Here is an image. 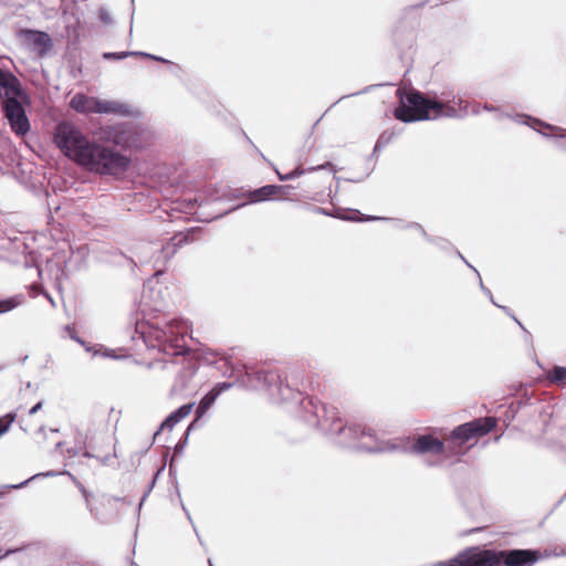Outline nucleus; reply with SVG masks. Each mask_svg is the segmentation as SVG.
<instances>
[{"label": "nucleus", "instance_id": "nucleus-1", "mask_svg": "<svg viewBox=\"0 0 566 566\" xmlns=\"http://www.w3.org/2000/svg\"><path fill=\"white\" fill-rule=\"evenodd\" d=\"M53 142L67 158L97 174L117 175L129 164L127 157L90 142L73 123L66 120L55 126Z\"/></svg>", "mask_w": 566, "mask_h": 566}, {"label": "nucleus", "instance_id": "nucleus-2", "mask_svg": "<svg viewBox=\"0 0 566 566\" xmlns=\"http://www.w3.org/2000/svg\"><path fill=\"white\" fill-rule=\"evenodd\" d=\"M539 553L532 549H486L471 546L459 552L450 566H526L537 562Z\"/></svg>", "mask_w": 566, "mask_h": 566}, {"label": "nucleus", "instance_id": "nucleus-3", "mask_svg": "<svg viewBox=\"0 0 566 566\" xmlns=\"http://www.w3.org/2000/svg\"><path fill=\"white\" fill-rule=\"evenodd\" d=\"M397 96L399 104L394 111V116L403 123L436 119L455 113V109L448 104L428 98L415 88H398Z\"/></svg>", "mask_w": 566, "mask_h": 566}, {"label": "nucleus", "instance_id": "nucleus-4", "mask_svg": "<svg viewBox=\"0 0 566 566\" xmlns=\"http://www.w3.org/2000/svg\"><path fill=\"white\" fill-rule=\"evenodd\" d=\"M495 426L496 419L493 417L479 418L458 426L451 431L447 439L448 450L451 454L463 453L464 443L488 434L495 428Z\"/></svg>", "mask_w": 566, "mask_h": 566}, {"label": "nucleus", "instance_id": "nucleus-5", "mask_svg": "<svg viewBox=\"0 0 566 566\" xmlns=\"http://www.w3.org/2000/svg\"><path fill=\"white\" fill-rule=\"evenodd\" d=\"M302 408L305 411L304 420L313 427L343 432L342 419L338 410L331 406L321 403L313 397H306L302 400Z\"/></svg>", "mask_w": 566, "mask_h": 566}, {"label": "nucleus", "instance_id": "nucleus-6", "mask_svg": "<svg viewBox=\"0 0 566 566\" xmlns=\"http://www.w3.org/2000/svg\"><path fill=\"white\" fill-rule=\"evenodd\" d=\"M112 438L104 433L87 432L84 440L83 455L95 458L101 462H105L112 454Z\"/></svg>", "mask_w": 566, "mask_h": 566}, {"label": "nucleus", "instance_id": "nucleus-7", "mask_svg": "<svg viewBox=\"0 0 566 566\" xmlns=\"http://www.w3.org/2000/svg\"><path fill=\"white\" fill-rule=\"evenodd\" d=\"M1 108L11 130L17 136L24 137L30 132L31 125L21 101H9L1 105Z\"/></svg>", "mask_w": 566, "mask_h": 566}, {"label": "nucleus", "instance_id": "nucleus-8", "mask_svg": "<svg viewBox=\"0 0 566 566\" xmlns=\"http://www.w3.org/2000/svg\"><path fill=\"white\" fill-rule=\"evenodd\" d=\"M18 38L41 59L46 56L53 48L52 38L43 31L21 29L18 32Z\"/></svg>", "mask_w": 566, "mask_h": 566}, {"label": "nucleus", "instance_id": "nucleus-9", "mask_svg": "<svg viewBox=\"0 0 566 566\" xmlns=\"http://www.w3.org/2000/svg\"><path fill=\"white\" fill-rule=\"evenodd\" d=\"M154 336L158 343V348L165 355L179 356L189 352L186 345V338L182 334H171L167 336V332L161 328H154Z\"/></svg>", "mask_w": 566, "mask_h": 566}, {"label": "nucleus", "instance_id": "nucleus-10", "mask_svg": "<svg viewBox=\"0 0 566 566\" xmlns=\"http://www.w3.org/2000/svg\"><path fill=\"white\" fill-rule=\"evenodd\" d=\"M448 449V442L434 437L433 434H420L412 439L408 450L415 454H443Z\"/></svg>", "mask_w": 566, "mask_h": 566}, {"label": "nucleus", "instance_id": "nucleus-11", "mask_svg": "<svg viewBox=\"0 0 566 566\" xmlns=\"http://www.w3.org/2000/svg\"><path fill=\"white\" fill-rule=\"evenodd\" d=\"M24 93L19 78L10 71L0 69V103L21 101Z\"/></svg>", "mask_w": 566, "mask_h": 566}, {"label": "nucleus", "instance_id": "nucleus-12", "mask_svg": "<svg viewBox=\"0 0 566 566\" xmlns=\"http://www.w3.org/2000/svg\"><path fill=\"white\" fill-rule=\"evenodd\" d=\"M94 99L95 97L77 93L71 98L70 106L78 113H94Z\"/></svg>", "mask_w": 566, "mask_h": 566}, {"label": "nucleus", "instance_id": "nucleus-13", "mask_svg": "<svg viewBox=\"0 0 566 566\" xmlns=\"http://www.w3.org/2000/svg\"><path fill=\"white\" fill-rule=\"evenodd\" d=\"M94 113L97 114H124L125 106L117 102L94 99Z\"/></svg>", "mask_w": 566, "mask_h": 566}, {"label": "nucleus", "instance_id": "nucleus-14", "mask_svg": "<svg viewBox=\"0 0 566 566\" xmlns=\"http://www.w3.org/2000/svg\"><path fill=\"white\" fill-rule=\"evenodd\" d=\"M193 405L187 403L178 408L175 412L167 417V419L163 422L161 428L171 429L175 424H177L180 420L188 417L192 410Z\"/></svg>", "mask_w": 566, "mask_h": 566}, {"label": "nucleus", "instance_id": "nucleus-15", "mask_svg": "<svg viewBox=\"0 0 566 566\" xmlns=\"http://www.w3.org/2000/svg\"><path fill=\"white\" fill-rule=\"evenodd\" d=\"M280 189L281 188L279 186L268 185L261 187L260 189L251 191L249 193V199L251 202H260L263 200H268L272 198L274 195H276L280 191Z\"/></svg>", "mask_w": 566, "mask_h": 566}, {"label": "nucleus", "instance_id": "nucleus-16", "mask_svg": "<svg viewBox=\"0 0 566 566\" xmlns=\"http://www.w3.org/2000/svg\"><path fill=\"white\" fill-rule=\"evenodd\" d=\"M547 379L559 387L566 386V367L555 366L547 373Z\"/></svg>", "mask_w": 566, "mask_h": 566}, {"label": "nucleus", "instance_id": "nucleus-17", "mask_svg": "<svg viewBox=\"0 0 566 566\" xmlns=\"http://www.w3.org/2000/svg\"><path fill=\"white\" fill-rule=\"evenodd\" d=\"M22 302V295H14L8 298L0 300V314L14 310L19 305H21Z\"/></svg>", "mask_w": 566, "mask_h": 566}, {"label": "nucleus", "instance_id": "nucleus-18", "mask_svg": "<svg viewBox=\"0 0 566 566\" xmlns=\"http://www.w3.org/2000/svg\"><path fill=\"white\" fill-rule=\"evenodd\" d=\"M217 395H218V392L211 391L202 398V400L200 401L199 407L197 409V412L199 416L205 413L211 407V405L214 402V400L217 398Z\"/></svg>", "mask_w": 566, "mask_h": 566}, {"label": "nucleus", "instance_id": "nucleus-19", "mask_svg": "<svg viewBox=\"0 0 566 566\" xmlns=\"http://www.w3.org/2000/svg\"><path fill=\"white\" fill-rule=\"evenodd\" d=\"M321 168H324V165H319V166H316V167H310L307 169L303 168L302 166H297L293 171H291L289 174H285L284 179H285V181L286 180H291L293 178L303 176L307 171L312 172V171H315V170L321 169Z\"/></svg>", "mask_w": 566, "mask_h": 566}, {"label": "nucleus", "instance_id": "nucleus-20", "mask_svg": "<svg viewBox=\"0 0 566 566\" xmlns=\"http://www.w3.org/2000/svg\"><path fill=\"white\" fill-rule=\"evenodd\" d=\"M17 418V413L10 412L4 415L3 417H0V437L6 433L10 426L14 422Z\"/></svg>", "mask_w": 566, "mask_h": 566}, {"label": "nucleus", "instance_id": "nucleus-21", "mask_svg": "<svg viewBox=\"0 0 566 566\" xmlns=\"http://www.w3.org/2000/svg\"><path fill=\"white\" fill-rule=\"evenodd\" d=\"M133 52H105L103 57L105 60H123L128 55H133Z\"/></svg>", "mask_w": 566, "mask_h": 566}, {"label": "nucleus", "instance_id": "nucleus-22", "mask_svg": "<svg viewBox=\"0 0 566 566\" xmlns=\"http://www.w3.org/2000/svg\"><path fill=\"white\" fill-rule=\"evenodd\" d=\"M349 431H353L355 433V436H365V434H368V436H371V429H367L365 427H361V426H355V427H349L348 428Z\"/></svg>", "mask_w": 566, "mask_h": 566}, {"label": "nucleus", "instance_id": "nucleus-23", "mask_svg": "<svg viewBox=\"0 0 566 566\" xmlns=\"http://www.w3.org/2000/svg\"><path fill=\"white\" fill-rule=\"evenodd\" d=\"M99 19H101L104 23H108V22H111V18H109L108 13H107L105 10H101V11H99Z\"/></svg>", "mask_w": 566, "mask_h": 566}, {"label": "nucleus", "instance_id": "nucleus-24", "mask_svg": "<svg viewBox=\"0 0 566 566\" xmlns=\"http://www.w3.org/2000/svg\"><path fill=\"white\" fill-rule=\"evenodd\" d=\"M42 407V402L39 401L36 402L30 410H29V415H34L38 410H40Z\"/></svg>", "mask_w": 566, "mask_h": 566}, {"label": "nucleus", "instance_id": "nucleus-25", "mask_svg": "<svg viewBox=\"0 0 566 566\" xmlns=\"http://www.w3.org/2000/svg\"><path fill=\"white\" fill-rule=\"evenodd\" d=\"M376 218L375 217H366V218H360L359 220L360 221H370V220H375Z\"/></svg>", "mask_w": 566, "mask_h": 566}, {"label": "nucleus", "instance_id": "nucleus-26", "mask_svg": "<svg viewBox=\"0 0 566 566\" xmlns=\"http://www.w3.org/2000/svg\"><path fill=\"white\" fill-rule=\"evenodd\" d=\"M277 175H279V178L282 180L283 176L280 172H277Z\"/></svg>", "mask_w": 566, "mask_h": 566}]
</instances>
